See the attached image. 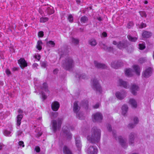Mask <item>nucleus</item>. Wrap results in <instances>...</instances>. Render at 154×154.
<instances>
[{
	"instance_id": "obj_1",
	"label": "nucleus",
	"mask_w": 154,
	"mask_h": 154,
	"mask_svg": "<svg viewBox=\"0 0 154 154\" xmlns=\"http://www.w3.org/2000/svg\"><path fill=\"white\" fill-rule=\"evenodd\" d=\"M91 134L88 136L87 139L90 143H96L100 140L101 131L96 127H94L91 130Z\"/></svg>"
},
{
	"instance_id": "obj_2",
	"label": "nucleus",
	"mask_w": 154,
	"mask_h": 154,
	"mask_svg": "<svg viewBox=\"0 0 154 154\" xmlns=\"http://www.w3.org/2000/svg\"><path fill=\"white\" fill-rule=\"evenodd\" d=\"M75 64V61L72 57H67L62 60L61 66L65 70L70 71L72 70Z\"/></svg>"
},
{
	"instance_id": "obj_3",
	"label": "nucleus",
	"mask_w": 154,
	"mask_h": 154,
	"mask_svg": "<svg viewBox=\"0 0 154 154\" xmlns=\"http://www.w3.org/2000/svg\"><path fill=\"white\" fill-rule=\"evenodd\" d=\"M92 88L97 92L101 94L102 91L101 87L98 82V81L96 79H94L91 83Z\"/></svg>"
},
{
	"instance_id": "obj_4",
	"label": "nucleus",
	"mask_w": 154,
	"mask_h": 154,
	"mask_svg": "<svg viewBox=\"0 0 154 154\" xmlns=\"http://www.w3.org/2000/svg\"><path fill=\"white\" fill-rule=\"evenodd\" d=\"M62 121V119L59 118L58 119L57 122L56 120H53L51 121L52 129L54 132L60 128Z\"/></svg>"
},
{
	"instance_id": "obj_5",
	"label": "nucleus",
	"mask_w": 154,
	"mask_h": 154,
	"mask_svg": "<svg viewBox=\"0 0 154 154\" xmlns=\"http://www.w3.org/2000/svg\"><path fill=\"white\" fill-rule=\"evenodd\" d=\"M112 133L113 137L115 138L116 140H118L120 144L122 147L124 148L127 147V145L126 143V140L123 139L121 136H119L117 137L115 131H113Z\"/></svg>"
},
{
	"instance_id": "obj_6",
	"label": "nucleus",
	"mask_w": 154,
	"mask_h": 154,
	"mask_svg": "<svg viewBox=\"0 0 154 154\" xmlns=\"http://www.w3.org/2000/svg\"><path fill=\"white\" fill-rule=\"evenodd\" d=\"M103 119L101 113L97 112L92 115V120L94 122H101Z\"/></svg>"
},
{
	"instance_id": "obj_7",
	"label": "nucleus",
	"mask_w": 154,
	"mask_h": 154,
	"mask_svg": "<svg viewBox=\"0 0 154 154\" xmlns=\"http://www.w3.org/2000/svg\"><path fill=\"white\" fill-rule=\"evenodd\" d=\"M62 135L68 139H71L72 137V135L69 131V129L67 126H63V128Z\"/></svg>"
},
{
	"instance_id": "obj_8",
	"label": "nucleus",
	"mask_w": 154,
	"mask_h": 154,
	"mask_svg": "<svg viewBox=\"0 0 154 154\" xmlns=\"http://www.w3.org/2000/svg\"><path fill=\"white\" fill-rule=\"evenodd\" d=\"M42 98L43 100H45L47 99V97L43 91H45L48 94L50 93V91L48 89L47 84L46 83L44 82L43 83L42 86Z\"/></svg>"
},
{
	"instance_id": "obj_9",
	"label": "nucleus",
	"mask_w": 154,
	"mask_h": 154,
	"mask_svg": "<svg viewBox=\"0 0 154 154\" xmlns=\"http://www.w3.org/2000/svg\"><path fill=\"white\" fill-rule=\"evenodd\" d=\"M152 73V69L151 67H149L146 69L143 72L142 76L147 78L150 76Z\"/></svg>"
},
{
	"instance_id": "obj_10",
	"label": "nucleus",
	"mask_w": 154,
	"mask_h": 154,
	"mask_svg": "<svg viewBox=\"0 0 154 154\" xmlns=\"http://www.w3.org/2000/svg\"><path fill=\"white\" fill-rule=\"evenodd\" d=\"M18 112L20 114L18 115L17 117V126H19L21 124V120L23 118V115L21 114L23 112V111L19 109L18 110Z\"/></svg>"
},
{
	"instance_id": "obj_11",
	"label": "nucleus",
	"mask_w": 154,
	"mask_h": 154,
	"mask_svg": "<svg viewBox=\"0 0 154 154\" xmlns=\"http://www.w3.org/2000/svg\"><path fill=\"white\" fill-rule=\"evenodd\" d=\"M75 138L76 146L78 150L79 151L81 149L82 146L80 137L79 136H76Z\"/></svg>"
},
{
	"instance_id": "obj_12",
	"label": "nucleus",
	"mask_w": 154,
	"mask_h": 154,
	"mask_svg": "<svg viewBox=\"0 0 154 154\" xmlns=\"http://www.w3.org/2000/svg\"><path fill=\"white\" fill-rule=\"evenodd\" d=\"M128 45V42L127 41H120L117 45V47L120 49H122L127 47Z\"/></svg>"
},
{
	"instance_id": "obj_13",
	"label": "nucleus",
	"mask_w": 154,
	"mask_h": 154,
	"mask_svg": "<svg viewBox=\"0 0 154 154\" xmlns=\"http://www.w3.org/2000/svg\"><path fill=\"white\" fill-rule=\"evenodd\" d=\"M95 66L98 69H105L107 68V66L104 64L101 63L95 60L94 61Z\"/></svg>"
},
{
	"instance_id": "obj_14",
	"label": "nucleus",
	"mask_w": 154,
	"mask_h": 154,
	"mask_svg": "<svg viewBox=\"0 0 154 154\" xmlns=\"http://www.w3.org/2000/svg\"><path fill=\"white\" fill-rule=\"evenodd\" d=\"M45 12L48 15H51L53 14L54 12L53 7L50 5H48L44 8Z\"/></svg>"
},
{
	"instance_id": "obj_15",
	"label": "nucleus",
	"mask_w": 154,
	"mask_h": 154,
	"mask_svg": "<svg viewBox=\"0 0 154 154\" xmlns=\"http://www.w3.org/2000/svg\"><path fill=\"white\" fill-rule=\"evenodd\" d=\"M60 107V104L58 102L55 101L53 102L51 105V107L52 110L54 111L58 110Z\"/></svg>"
},
{
	"instance_id": "obj_16",
	"label": "nucleus",
	"mask_w": 154,
	"mask_h": 154,
	"mask_svg": "<svg viewBox=\"0 0 154 154\" xmlns=\"http://www.w3.org/2000/svg\"><path fill=\"white\" fill-rule=\"evenodd\" d=\"M87 152L88 154H97V149L95 147L90 146L87 149Z\"/></svg>"
},
{
	"instance_id": "obj_17",
	"label": "nucleus",
	"mask_w": 154,
	"mask_h": 154,
	"mask_svg": "<svg viewBox=\"0 0 154 154\" xmlns=\"http://www.w3.org/2000/svg\"><path fill=\"white\" fill-rule=\"evenodd\" d=\"M123 63L120 61L112 62L111 63V67L114 69H117L119 67L123 66Z\"/></svg>"
},
{
	"instance_id": "obj_18",
	"label": "nucleus",
	"mask_w": 154,
	"mask_h": 154,
	"mask_svg": "<svg viewBox=\"0 0 154 154\" xmlns=\"http://www.w3.org/2000/svg\"><path fill=\"white\" fill-rule=\"evenodd\" d=\"M18 63L21 68L23 69L27 66V63L23 58H20L18 60Z\"/></svg>"
},
{
	"instance_id": "obj_19",
	"label": "nucleus",
	"mask_w": 154,
	"mask_h": 154,
	"mask_svg": "<svg viewBox=\"0 0 154 154\" xmlns=\"http://www.w3.org/2000/svg\"><path fill=\"white\" fill-rule=\"evenodd\" d=\"M135 135V134L133 132L131 133L130 134L129 137V143L130 145L134 143Z\"/></svg>"
},
{
	"instance_id": "obj_20",
	"label": "nucleus",
	"mask_w": 154,
	"mask_h": 154,
	"mask_svg": "<svg viewBox=\"0 0 154 154\" xmlns=\"http://www.w3.org/2000/svg\"><path fill=\"white\" fill-rule=\"evenodd\" d=\"M80 107L78 105V101H75L74 102L73 105V111L75 113L79 112V111L80 110Z\"/></svg>"
},
{
	"instance_id": "obj_21",
	"label": "nucleus",
	"mask_w": 154,
	"mask_h": 154,
	"mask_svg": "<svg viewBox=\"0 0 154 154\" xmlns=\"http://www.w3.org/2000/svg\"><path fill=\"white\" fill-rule=\"evenodd\" d=\"M134 124L130 123L128 125V126L129 128H134L138 123L139 122V119L137 117H134Z\"/></svg>"
},
{
	"instance_id": "obj_22",
	"label": "nucleus",
	"mask_w": 154,
	"mask_h": 154,
	"mask_svg": "<svg viewBox=\"0 0 154 154\" xmlns=\"http://www.w3.org/2000/svg\"><path fill=\"white\" fill-rule=\"evenodd\" d=\"M138 89L139 87L138 86L135 85H132L131 88V93L134 95H135L137 91L138 90Z\"/></svg>"
},
{
	"instance_id": "obj_23",
	"label": "nucleus",
	"mask_w": 154,
	"mask_h": 154,
	"mask_svg": "<svg viewBox=\"0 0 154 154\" xmlns=\"http://www.w3.org/2000/svg\"><path fill=\"white\" fill-rule=\"evenodd\" d=\"M122 115L125 116H126L128 110V106L125 104L123 105L122 106Z\"/></svg>"
},
{
	"instance_id": "obj_24",
	"label": "nucleus",
	"mask_w": 154,
	"mask_h": 154,
	"mask_svg": "<svg viewBox=\"0 0 154 154\" xmlns=\"http://www.w3.org/2000/svg\"><path fill=\"white\" fill-rule=\"evenodd\" d=\"M116 96L118 99L120 100L123 99L125 96V92L122 93L119 92L116 93Z\"/></svg>"
},
{
	"instance_id": "obj_25",
	"label": "nucleus",
	"mask_w": 154,
	"mask_h": 154,
	"mask_svg": "<svg viewBox=\"0 0 154 154\" xmlns=\"http://www.w3.org/2000/svg\"><path fill=\"white\" fill-rule=\"evenodd\" d=\"M35 135L37 138L39 137L42 134V132L41 131V128L39 127H38L35 130Z\"/></svg>"
},
{
	"instance_id": "obj_26",
	"label": "nucleus",
	"mask_w": 154,
	"mask_h": 154,
	"mask_svg": "<svg viewBox=\"0 0 154 154\" xmlns=\"http://www.w3.org/2000/svg\"><path fill=\"white\" fill-rule=\"evenodd\" d=\"M152 35V33L149 31H144L142 34V36L144 38H149Z\"/></svg>"
},
{
	"instance_id": "obj_27",
	"label": "nucleus",
	"mask_w": 154,
	"mask_h": 154,
	"mask_svg": "<svg viewBox=\"0 0 154 154\" xmlns=\"http://www.w3.org/2000/svg\"><path fill=\"white\" fill-rule=\"evenodd\" d=\"M129 103L132 107L136 108L137 106V103L136 100L133 99H131L129 100Z\"/></svg>"
},
{
	"instance_id": "obj_28",
	"label": "nucleus",
	"mask_w": 154,
	"mask_h": 154,
	"mask_svg": "<svg viewBox=\"0 0 154 154\" xmlns=\"http://www.w3.org/2000/svg\"><path fill=\"white\" fill-rule=\"evenodd\" d=\"M133 68L135 72L138 75L140 74V68L139 66L137 65H134L133 66Z\"/></svg>"
},
{
	"instance_id": "obj_29",
	"label": "nucleus",
	"mask_w": 154,
	"mask_h": 154,
	"mask_svg": "<svg viewBox=\"0 0 154 154\" xmlns=\"http://www.w3.org/2000/svg\"><path fill=\"white\" fill-rule=\"evenodd\" d=\"M63 152L65 154H72L71 151L66 146H64L63 148Z\"/></svg>"
},
{
	"instance_id": "obj_30",
	"label": "nucleus",
	"mask_w": 154,
	"mask_h": 154,
	"mask_svg": "<svg viewBox=\"0 0 154 154\" xmlns=\"http://www.w3.org/2000/svg\"><path fill=\"white\" fill-rule=\"evenodd\" d=\"M119 82L120 86H123L125 88H128V84L126 82L120 79L119 80Z\"/></svg>"
},
{
	"instance_id": "obj_31",
	"label": "nucleus",
	"mask_w": 154,
	"mask_h": 154,
	"mask_svg": "<svg viewBox=\"0 0 154 154\" xmlns=\"http://www.w3.org/2000/svg\"><path fill=\"white\" fill-rule=\"evenodd\" d=\"M125 74L128 76H131L133 75L132 70L131 69H127L125 72Z\"/></svg>"
},
{
	"instance_id": "obj_32",
	"label": "nucleus",
	"mask_w": 154,
	"mask_h": 154,
	"mask_svg": "<svg viewBox=\"0 0 154 154\" xmlns=\"http://www.w3.org/2000/svg\"><path fill=\"white\" fill-rule=\"evenodd\" d=\"M89 44L92 46H95L97 45L96 40L94 38H91L88 41Z\"/></svg>"
},
{
	"instance_id": "obj_33",
	"label": "nucleus",
	"mask_w": 154,
	"mask_h": 154,
	"mask_svg": "<svg viewBox=\"0 0 154 154\" xmlns=\"http://www.w3.org/2000/svg\"><path fill=\"white\" fill-rule=\"evenodd\" d=\"M88 20V17L85 16L82 17L80 19V21L82 23H87Z\"/></svg>"
},
{
	"instance_id": "obj_34",
	"label": "nucleus",
	"mask_w": 154,
	"mask_h": 154,
	"mask_svg": "<svg viewBox=\"0 0 154 154\" xmlns=\"http://www.w3.org/2000/svg\"><path fill=\"white\" fill-rule=\"evenodd\" d=\"M75 77L76 78H79V79H85L86 78V75L85 74H80L79 73H76Z\"/></svg>"
},
{
	"instance_id": "obj_35",
	"label": "nucleus",
	"mask_w": 154,
	"mask_h": 154,
	"mask_svg": "<svg viewBox=\"0 0 154 154\" xmlns=\"http://www.w3.org/2000/svg\"><path fill=\"white\" fill-rule=\"evenodd\" d=\"M127 37L130 41L132 42H135L137 39V37H133L130 35H127Z\"/></svg>"
},
{
	"instance_id": "obj_36",
	"label": "nucleus",
	"mask_w": 154,
	"mask_h": 154,
	"mask_svg": "<svg viewBox=\"0 0 154 154\" xmlns=\"http://www.w3.org/2000/svg\"><path fill=\"white\" fill-rule=\"evenodd\" d=\"M72 42L75 45H77L79 44V40L78 38H75L73 37L72 38Z\"/></svg>"
},
{
	"instance_id": "obj_37",
	"label": "nucleus",
	"mask_w": 154,
	"mask_h": 154,
	"mask_svg": "<svg viewBox=\"0 0 154 154\" xmlns=\"http://www.w3.org/2000/svg\"><path fill=\"white\" fill-rule=\"evenodd\" d=\"M47 45L50 47H54L55 45V43L54 42L52 41H50L47 42Z\"/></svg>"
},
{
	"instance_id": "obj_38",
	"label": "nucleus",
	"mask_w": 154,
	"mask_h": 154,
	"mask_svg": "<svg viewBox=\"0 0 154 154\" xmlns=\"http://www.w3.org/2000/svg\"><path fill=\"white\" fill-rule=\"evenodd\" d=\"M134 25V23L133 21H129L127 24V27L128 29H131L133 27Z\"/></svg>"
},
{
	"instance_id": "obj_39",
	"label": "nucleus",
	"mask_w": 154,
	"mask_h": 154,
	"mask_svg": "<svg viewBox=\"0 0 154 154\" xmlns=\"http://www.w3.org/2000/svg\"><path fill=\"white\" fill-rule=\"evenodd\" d=\"M136 25L137 27L140 29H142L146 26V24L143 23H142L140 24H137Z\"/></svg>"
},
{
	"instance_id": "obj_40",
	"label": "nucleus",
	"mask_w": 154,
	"mask_h": 154,
	"mask_svg": "<svg viewBox=\"0 0 154 154\" xmlns=\"http://www.w3.org/2000/svg\"><path fill=\"white\" fill-rule=\"evenodd\" d=\"M139 13L140 15L142 17L146 18L147 17V14L146 12L144 11H139Z\"/></svg>"
},
{
	"instance_id": "obj_41",
	"label": "nucleus",
	"mask_w": 154,
	"mask_h": 154,
	"mask_svg": "<svg viewBox=\"0 0 154 154\" xmlns=\"http://www.w3.org/2000/svg\"><path fill=\"white\" fill-rule=\"evenodd\" d=\"M48 18L47 17H42L40 18V22L41 23H45L48 21Z\"/></svg>"
},
{
	"instance_id": "obj_42",
	"label": "nucleus",
	"mask_w": 154,
	"mask_h": 154,
	"mask_svg": "<svg viewBox=\"0 0 154 154\" xmlns=\"http://www.w3.org/2000/svg\"><path fill=\"white\" fill-rule=\"evenodd\" d=\"M145 48V46L144 44H140L139 45V48L140 49L143 50Z\"/></svg>"
},
{
	"instance_id": "obj_43",
	"label": "nucleus",
	"mask_w": 154,
	"mask_h": 154,
	"mask_svg": "<svg viewBox=\"0 0 154 154\" xmlns=\"http://www.w3.org/2000/svg\"><path fill=\"white\" fill-rule=\"evenodd\" d=\"M76 113L77 117L80 119H83V117L82 114L79 113V112Z\"/></svg>"
},
{
	"instance_id": "obj_44",
	"label": "nucleus",
	"mask_w": 154,
	"mask_h": 154,
	"mask_svg": "<svg viewBox=\"0 0 154 154\" xmlns=\"http://www.w3.org/2000/svg\"><path fill=\"white\" fill-rule=\"evenodd\" d=\"M41 66L45 68L47 66V63L46 61H44L41 63Z\"/></svg>"
},
{
	"instance_id": "obj_45",
	"label": "nucleus",
	"mask_w": 154,
	"mask_h": 154,
	"mask_svg": "<svg viewBox=\"0 0 154 154\" xmlns=\"http://www.w3.org/2000/svg\"><path fill=\"white\" fill-rule=\"evenodd\" d=\"M11 133V132L9 131H8L7 130H5L4 132V134L5 135V136H10V134Z\"/></svg>"
},
{
	"instance_id": "obj_46",
	"label": "nucleus",
	"mask_w": 154,
	"mask_h": 154,
	"mask_svg": "<svg viewBox=\"0 0 154 154\" xmlns=\"http://www.w3.org/2000/svg\"><path fill=\"white\" fill-rule=\"evenodd\" d=\"M68 19L70 22H72L73 20V18L72 15V14L69 15L68 17Z\"/></svg>"
},
{
	"instance_id": "obj_47",
	"label": "nucleus",
	"mask_w": 154,
	"mask_h": 154,
	"mask_svg": "<svg viewBox=\"0 0 154 154\" xmlns=\"http://www.w3.org/2000/svg\"><path fill=\"white\" fill-rule=\"evenodd\" d=\"M44 34L43 32L40 31L38 32V35L39 37H42L44 36Z\"/></svg>"
},
{
	"instance_id": "obj_48",
	"label": "nucleus",
	"mask_w": 154,
	"mask_h": 154,
	"mask_svg": "<svg viewBox=\"0 0 154 154\" xmlns=\"http://www.w3.org/2000/svg\"><path fill=\"white\" fill-rule=\"evenodd\" d=\"M146 60V59L144 58H141L139 60V62L141 63H142L144 62Z\"/></svg>"
},
{
	"instance_id": "obj_49",
	"label": "nucleus",
	"mask_w": 154,
	"mask_h": 154,
	"mask_svg": "<svg viewBox=\"0 0 154 154\" xmlns=\"http://www.w3.org/2000/svg\"><path fill=\"white\" fill-rule=\"evenodd\" d=\"M51 114L54 118L57 117L58 116V113L57 112H52Z\"/></svg>"
},
{
	"instance_id": "obj_50",
	"label": "nucleus",
	"mask_w": 154,
	"mask_h": 154,
	"mask_svg": "<svg viewBox=\"0 0 154 154\" xmlns=\"http://www.w3.org/2000/svg\"><path fill=\"white\" fill-rule=\"evenodd\" d=\"M7 75H10L11 74V72L8 69H7L5 71Z\"/></svg>"
},
{
	"instance_id": "obj_51",
	"label": "nucleus",
	"mask_w": 154,
	"mask_h": 154,
	"mask_svg": "<svg viewBox=\"0 0 154 154\" xmlns=\"http://www.w3.org/2000/svg\"><path fill=\"white\" fill-rule=\"evenodd\" d=\"M35 150L37 152H39L40 150V148L38 146H36L35 147Z\"/></svg>"
},
{
	"instance_id": "obj_52",
	"label": "nucleus",
	"mask_w": 154,
	"mask_h": 154,
	"mask_svg": "<svg viewBox=\"0 0 154 154\" xmlns=\"http://www.w3.org/2000/svg\"><path fill=\"white\" fill-rule=\"evenodd\" d=\"M107 128L109 131L110 132L112 131L111 126L110 124H108Z\"/></svg>"
},
{
	"instance_id": "obj_53",
	"label": "nucleus",
	"mask_w": 154,
	"mask_h": 154,
	"mask_svg": "<svg viewBox=\"0 0 154 154\" xmlns=\"http://www.w3.org/2000/svg\"><path fill=\"white\" fill-rule=\"evenodd\" d=\"M113 49L112 47H109L108 48H107V50L109 52H112L113 51Z\"/></svg>"
},
{
	"instance_id": "obj_54",
	"label": "nucleus",
	"mask_w": 154,
	"mask_h": 154,
	"mask_svg": "<svg viewBox=\"0 0 154 154\" xmlns=\"http://www.w3.org/2000/svg\"><path fill=\"white\" fill-rule=\"evenodd\" d=\"M19 145L20 146H22L23 147H24V143L23 141H19Z\"/></svg>"
},
{
	"instance_id": "obj_55",
	"label": "nucleus",
	"mask_w": 154,
	"mask_h": 154,
	"mask_svg": "<svg viewBox=\"0 0 154 154\" xmlns=\"http://www.w3.org/2000/svg\"><path fill=\"white\" fill-rule=\"evenodd\" d=\"M36 48L39 51H40L42 49V46L41 45H38L37 44Z\"/></svg>"
},
{
	"instance_id": "obj_56",
	"label": "nucleus",
	"mask_w": 154,
	"mask_h": 154,
	"mask_svg": "<svg viewBox=\"0 0 154 154\" xmlns=\"http://www.w3.org/2000/svg\"><path fill=\"white\" fill-rule=\"evenodd\" d=\"M102 36L103 37H105L107 36V33L106 32H103L102 33Z\"/></svg>"
},
{
	"instance_id": "obj_57",
	"label": "nucleus",
	"mask_w": 154,
	"mask_h": 154,
	"mask_svg": "<svg viewBox=\"0 0 154 154\" xmlns=\"http://www.w3.org/2000/svg\"><path fill=\"white\" fill-rule=\"evenodd\" d=\"M99 106V104L98 103H97L95 105L93 106L94 109H97Z\"/></svg>"
},
{
	"instance_id": "obj_58",
	"label": "nucleus",
	"mask_w": 154,
	"mask_h": 154,
	"mask_svg": "<svg viewBox=\"0 0 154 154\" xmlns=\"http://www.w3.org/2000/svg\"><path fill=\"white\" fill-rule=\"evenodd\" d=\"M84 106H85V108H88V101H86L85 102V103L83 104Z\"/></svg>"
},
{
	"instance_id": "obj_59",
	"label": "nucleus",
	"mask_w": 154,
	"mask_h": 154,
	"mask_svg": "<svg viewBox=\"0 0 154 154\" xmlns=\"http://www.w3.org/2000/svg\"><path fill=\"white\" fill-rule=\"evenodd\" d=\"M22 131L20 130L18 131L17 132V136H20L21 135V134L22 133Z\"/></svg>"
},
{
	"instance_id": "obj_60",
	"label": "nucleus",
	"mask_w": 154,
	"mask_h": 154,
	"mask_svg": "<svg viewBox=\"0 0 154 154\" xmlns=\"http://www.w3.org/2000/svg\"><path fill=\"white\" fill-rule=\"evenodd\" d=\"M35 58L37 60H39L40 58H41V56L40 55H38V56L35 55Z\"/></svg>"
},
{
	"instance_id": "obj_61",
	"label": "nucleus",
	"mask_w": 154,
	"mask_h": 154,
	"mask_svg": "<svg viewBox=\"0 0 154 154\" xmlns=\"http://www.w3.org/2000/svg\"><path fill=\"white\" fill-rule=\"evenodd\" d=\"M58 69H55L54 70H53V73L54 74H56L58 73Z\"/></svg>"
},
{
	"instance_id": "obj_62",
	"label": "nucleus",
	"mask_w": 154,
	"mask_h": 154,
	"mask_svg": "<svg viewBox=\"0 0 154 154\" xmlns=\"http://www.w3.org/2000/svg\"><path fill=\"white\" fill-rule=\"evenodd\" d=\"M42 44V41L40 40H38V42H37V44L38 45H41Z\"/></svg>"
},
{
	"instance_id": "obj_63",
	"label": "nucleus",
	"mask_w": 154,
	"mask_h": 154,
	"mask_svg": "<svg viewBox=\"0 0 154 154\" xmlns=\"http://www.w3.org/2000/svg\"><path fill=\"white\" fill-rule=\"evenodd\" d=\"M103 46V48L105 50H107V47L106 46V45H105L104 44H103L102 45Z\"/></svg>"
},
{
	"instance_id": "obj_64",
	"label": "nucleus",
	"mask_w": 154,
	"mask_h": 154,
	"mask_svg": "<svg viewBox=\"0 0 154 154\" xmlns=\"http://www.w3.org/2000/svg\"><path fill=\"white\" fill-rule=\"evenodd\" d=\"M38 65V64L36 63H34L33 64L32 66L34 67H37Z\"/></svg>"
}]
</instances>
